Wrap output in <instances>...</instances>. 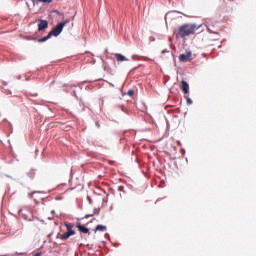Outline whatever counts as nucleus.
<instances>
[{"label": "nucleus", "instance_id": "obj_1", "mask_svg": "<svg viewBox=\"0 0 256 256\" xmlns=\"http://www.w3.org/2000/svg\"><path fill=\"white\" fill-rule=\"evenodd\" d=\"M197 31L196 24H183L178 28V33H176L177 39H183L189 37V35H195Z\"/></svg>", "mask_w": 256, "mask_h": 256}, {"label": "nucleus", "instance_id": "obj_2", "mask_svg": "<svg viewBox=\"0 0 256 256\" xmlns=\"http://www.w3.org/2000/svg\"><path fill=\"white\" fill-rule=\"evenodd\" d=\"M71 20H65L62 23H59L56 25V27H54L50 32V36L51 37H59V35H61V33L63 32V28L65 27V25H67L68 23H70Z\"/></svg>", "mask_w": 256, "mask_h": 256}, {"label": "nucleus", "instance_id": "obj_3", "mask_svg": "<svg viewBox=\"0 0 256 256\" xmlns=\"http://www.w3.org/2000/svg\"><path fill=\"white\" fill-rule=\"evenodd\" d=\"M179 61L181 63H187V61H193L191 52H186L185 54H180Z\"/></svg>", "mask_w": 256, "mask_h": 256}, {"label": "nucleus", "instance_id": "obj_4", "mask_svg": "<svg viewBox=\"0 0 256 256\" xmlns=\"http://www.w3.org/2000/svg\"><path fill=\"white\" fill-rule=\"evenodd\" d=\"M49 27V22L47 20L39 19L38 20V31H45Z\"/></svg>", "mask_w": 256, "mask_h": 256}, {"label": "nucleus", "instance_id": "obj_5", "mask_svg": "<svg viewBox=\"0 0 256 256\" xmlns=\"http://www.w3.org/2000/svg\"><path fill=\"white\" fill-rule=\"evenodd\" d=\"M75 235V232H66L64 234L58 233L56 239H61L62 241H67L69 237Z\"/></svg>", "mask_w": 256, "mask_h": 256}, {"label": "nucleus", "instance_id": "obj_6", "mask_svg": "<svg viewBox=\"0 0 256 256\" xmlns=\"http://www.w3.org/2000/svg\"><path fill=\"white\" fill-rule=\"evenodd\" d=\"M181 89H182L184 95L189 94V83H187V81H185V80H182L181 81Z\"/></svg>", "mask_w": 256, "mask_h": 256}, {"label": "nucleus", "instance_id": "obj_7", "mask_svg": "<svg viewBox=\"0 0 256 256\" xmlns=\"http://www.w3.org/2000/svg\"><path fill=\"white\" fill-rule=\"evenodd\" d=\"M77 229H78V231H80L81 233H85V234L89 233V228H87V227L81 225V223H78V224H77Z\"/></svg>", "mask_w": 256, "mask_h": 256}, {"label": "nucleus", "instance_id": "obj_8", "mask_svg": "<svg viewBox=\"0 0 256 256\" xmlns=\"http://www.w3.org/2000/svg\"><path fill=\"white\" fill-rule=\"evenodd\" d=\"M115 58L119 62L129 61V59H127L125 56H123L122 54H119V53L115 54Z\"/></svg>", "mask_w": 256, "mask_h": 256}, {"label": "nucleus", "instance_id": "obj_9", "mask_svg": "<svg viewBox=\"0 0 256 256\" xmlns=\"http://www.w3.org/2000/svg\"><path fill=\"white\" fill-rule=\"evenodd\" d=\"M65 225V227H66V229H67V233H75V230H73V224H71V223H65L64 224Z\"/></svg>", "mask_w": 256, "mask_h": 256}, {"label": "nucleus", "instance_id": "obj_10", "mask_svg": "<svg viewBox=\"0 0 256 256\" xmlns=\"http://www.w3.org/2000/svg\"><path fill=\"white\" fill-rule=\"evenodd\" d=\"M51 37H52L51 34L48 33V35L46 37L40 38L37 41H38V43H45V41H49V39H51Z\"/></svg>", "mask_w": 256, "mask_h": 256}, {"label": "nucleus", "instance_id": "obj_11", "mask_svg": "<svg viewBox=\"0 0 256 256\" xmlns=\"http://www.w3.org/2000/svg\"><path fill=\"white\" fill-rule=\"evenodd\" d=\"M96 231H102V232H105V231H107V226L97 225V227H96Z\"/></svg>", "mask_w": 256, "mask_h": 256}, {"label": "nucleus", "instance_id": "obj_12", "mask_svg": "<svg viewBox=\"0 0 256 256\" xmlns=\"http://www.w3.org/2000/svg\"><path fill=\"white\" fill-rule=\"evenodd\" d=\"M40 3H53V0H37Z\"/></svg>", "mask_w": 256, "mask_h": 256}, {"label": "nucleus", "instance_id": "obj_13", "mask_svg": "<svg viewBox=\"0 0 256 256\" xmlns=\"http://www.w3.org/2000/svg\"><path fill=\"white\" fill-rule=\"evenodd\" d=\"M134 93L135 92L131 89L127 91V95H129V97H133Z\"/></svg>", "mask_w": 256, "mask_h": 256}, {"label": "nucleus", "instance_id": "obj_14", "mask_svg": "<svg viewBox=\"0 0 256 256\" xmlns=\"http://www.w3.org/2000/svg\"><path fill=\"white\" fill-rule=\"evenodd\" d=\"M187 103L188 105H193V100H191V98H187Z\"/></svg>", "mask_w": 256, "mask_h": 256}, {"label": "nucleus", "instance_id": "obj_15", "mask_svg": "<svg viewBox=\"0 0 256 256\" xmlns=\"http://www.w3.org/2000/svg\"><path fill=\"white\" fill-rule=\"evenodd\" d=\"M89 217H93V214H87V215L85 216V219H89Z\"/></svg>", "mask_w": 256, "mask_h": 256}, {"label": "nucleus", "instance_id": "obj_16", "mask_svg": "<svg viewBox=\"0 0 256 256\" xmlns=\"http://www.w3.org/2000/svg\"><path fill=\"white\" fill-rule=\"evenodd\" d=\"M87 199H88L89 203H93V200L91 199V197L88 196Z\"/></svg>", "mask_w": 256, "mask_h": 256}, {"label": "nucleus", "instance_id": "obj_17", "mask_svg": "<svg viewBox=\"0 0 256 256\" xmlns=\"http://www.w3.org/2000/svg\"><path fill=\"white\" fill-rule=\"evenodd\" d=\"M54 13H56V15H61L58 10H54Z\"/></svg>", "mask_w": 256, "mask_h": 256}, {"label": "nucleus", "instance_id": "obj_18", "mask_svg": "<svg viewBox=\"0 0 256 256\" xmlns=\"http://www.w3.org/2000/svg\"><path fill=\"white\" fill-rule=\"evenodd\" d=\"M2 85L5 87V85H7V82H3Z\"/></svg>", "mask_w": 256, "mask_h": 256}]
</instances>
